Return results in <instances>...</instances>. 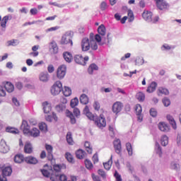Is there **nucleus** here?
Segmentation results:
<instances>
[{
    "label": "nucleus",
    "instance_id": "36",
    "mask_svg": "<svg viewBox=\"0 0 181 181\" xmlns=\"http://www.w3.org/2000/svg\"><path fill=\"white\" fill-rule=\"evenodd\" d=\"M166 117H167V119L169 121L170 124L172 125L173 128L174 129H177L176 122L174 120L173 117L170 115H168Z\"/></svg>",
    "mask_w": 181,
    "mask_h": 181
},
{
    "label": "nucleus",
    "instance_id": "25",
    "mask_svg": "<svg viewBox=\"0 0 181 181\" xmlns=\"http://www.w3.org/2000/svg\"><path fill=\"white\" fill-rule=\"evenodd\" d=\"M80 102L81 104L86 105L89 103V98L85 93H83L80 96Z\"/></svg>",
    "mask_w": 181,
    "mask_h": 181
},
{
    "label": "nucleus",
    "instance_id": "63",
    "mask_svg": "<svg viewBox=\"0 0 181 181\" xmlns=\"http://www.w3.org/2000/svg\"><path fill=\"white\" fill-rule=\"evenodd\" d=\"M93 108L96 111H98L100 108V104L97 100H95V103H93Z\"/></svg>",
    "mask_w": 181,
    "mask_h": 181
},
{
    "label": "nucleus",
    "instance_id": "57",
    "mask_svg": "<svg viewBox=\"0 0 181 181\" xmlns=\"http://www.w3.org/2000/svg\"><path fill=\"white\" fill-rule=\"evenodd\" d=\"M114 177L115 178V181H122L121 175L117 170L115 171Z\"/></svg>",
    "mask_w": 181,
    "mask_h": 181
},
{
    "label": "nucleus",
    "instance_id": "20",
    "mask_svg": "<svg viewBox=\"0 0 181 181\" xmlns=\"http://www.w3.org/2000/svg\"><path fill=\"white\" fill-rule=\"evenodd\" d=\"M142 16L145 21L147 22H151L152 21V12L145 11L142 13Z\"/></svg>",
    "mask_w": 181,
    "mask_h": 181
},
{
    "label": "nucleus",
    "instance_id": "55",
    "mask_svg": "<svg viewBox=\"0 0 181 181\" xmlns=\"http://www.w3.org/2000/svg\"><path fill=\"white\" fill-rule=\"evenodd\" d=\"M66 159L70 163H74V160L73 158V156L70 153H66Z\"/></svg>",
    "mask_w": 181,
    "mask_h": 181
},
{
    "label": "nucleus",
    "instance_id": "8",
    "mask_svg": "<svg viewBox=\"0 0 181 181\" xmlns=\"http://www.w3.org/2000/svg\"><path fill=\"white\" fill-rule=\"evenodd\" d=\"M124 105L122 102H115L112 107V111L114 114L117 115L122 112Z\"/></svg>",
    "mask_w": 181,
    "mask_h": 181
},
{
    "label": "nucleus",
    "instance_id": "16",
    "mask_svg": "<svg viewBox=\"0 0 181 181\" xmlns=\"http://www.w3.org/2000/svg\"><path fill=\"white\" fill-rule=\"evenodd\" d=\"M158 87V83L156 81H152L150 85L147 87L146 92L148 93H152L156 90V88Z\"/></svg>",
    "mask_w": 181,
    "mask_h": 181
},
{
    "label": "nucleus",
    "instance_id": "35",
    "mask_svg": "<svg viewBox=\"0 0 181 181\" xmlns=\"http://www.w3.org/2000/svg\"><path fill=\"white\" fill-rule=\"evenodd\" d=\"M98 69V66L95 64H92L89 66V68H88V73L89 74H93V71H97Z\"/></svg>",
    "mask_w": 181,
    "mask_h": 181
},
{
    "label": "nucleus",
    "instance_id": "37",
    "mask_svg": "<svg viewBox=\"0 0 181 181\" xmlns=\"http://www.w3.org/2000/svg\"><path fill=\"white\" fill-rule=\"evenodd\" d=\"M45 148H46V150L47 151V153H48L49 159H52V158H53V155H52L53 148H52V146L51 145L46 144Z\"/></svg>",
    "mask_w": 181,
    "mask_h": 181
},
{
    "label": "nucleus",
    "instance_id": "62",
    "mask_svg": "<svg viewBox=\"0 0 181 181\" xmlns=\"http://www.w3.org/2000/svg\"><path fill=\"white\" fill-rule=\"evenodd\" d=\"M163 103L165 107H168L170 105V99H168V98H164L163 99Z\"/></svg>",
    "mask_w": 181,
    "mask_h": 181
},
{
    "label": "nucleus",
    "instance_id": "9",
    "mask_svg": "<svg viewBox=\"0 0 181 181\" xmlns=\"http://www.w3.org/2000/svg\"><path fill=\"white\" fill-rule=\"evenodd\" d=\"M51 181H67V177L65 175L52 174L50 177Z\"/></svg>",
    "mask_w": 181,
    "mask_h": 181
},
{
    "label": "nucleus",
    "instance_id": "47",
    "mask_svg": "<svg viewBox=\"0 0 181 181\" xmlns=\"http://www.w3.org/2000/svg\"><path fill=\"white\" fill-rule=\"evenodd\" d=\"M40 130L44 133L47 132V126L45 123L42 122L39 124Z\"/></svg>",
    "mask_w": 181,
    "mask_h": 181
},
{
    "label": "nucleus",
    "instance_id": "30",
    "mask_svg": "<svg viewBox=\"0 0 181 181\" xmlns=\"http://www.w3.org/2000/svg\"><path fill=\"white\" fill-rule=\"evenodd\" d=\"M25 160L23 155L17 154L14 157L15 163H22Z\"/></svg>",
    "mask_w": 181,
    "mask_h": 181
},
{
    "label": "nucleus",
    "instance_id": "21",
    "mask_svg": "<svg viewBox=\"0 0 181 181\" xmlns=\"http://www.w3.org/2000/svg\"><path fill=\"white\" fill-rule=\"evenodd\" d=\"M158 129L163 132H168L170 130L169 126L165 122H159Z\"/></svg>",
    "mask_w": 181,
    "mask_h": 181
},
{
    "label": "nucleus",
    "instance_id": "40",
    "mask_svg": "<svg viewBox=\"0 0 181 181\" xmlns=\"http://www.w3.org/2000/svg\"><path fill=\"white\" fill-rule=\"evenodd\" d=\"M144 64V59L141 57H137L135 60V65L140 66Z\"/></svg>",
    "mask_w": 181,
    "mask_h": 181
},
{
    "label": "nucleus",
    "instance_id": "33",
    "mask_svg": "<svg viewBox=\"0 0 181 181\" xmlns=\"http://www.w3.org/2000/svg\"><path fill=\"white\" fill-rule=\"evenodd\" d=\"M76 154L78 159H83V158H86V153L81 149L78 150Z\"/></svg>",
    "mask_w": 181,
    "mask_h": 181
},
{
    "label": "nucleus",
    "instance_id": "59",
    "mask_svg": "<svg viewBox=\"0 0 181 181\" xmlns=\"http://www.w3.org/2000/svg\"><path fill=\"white\" fill-rule=\"evenodd\" d=\"M109 7L108 4L105 1H103L100 4V10L105 11Z\"/></svg>",
    "mask_w": 181,
    "mask_h": 181
},
{
    "label": "nucleus",
    "instance_id": "64",
    "mask_svg": "<svg viewBox=\"0 0 181 181\" xmlns=\"http://www.w3.org/2000/svg\"><path fill=\"white\" fill-rule=\"evenodd\" d=\"M47 71L49 74H52L54 71V67L52 64H49L47 67Z\"/></svg>",
    "mask_w": 181,
    "mask_h": 181
},
{
    "label": "nucleus",
    "instance_id": "26",
    "mask_svg": "<svg viewBox=\"0 0 181 181\" xmlns=\"http://www.w3.org/2000/svg\"><path fill=\"white\" fill-rule=\"evenodd\" d=\"M158 95H168L170 92L169 90L163 86H160L158 89Z\"/></svg>",
    "mask_w": 181,
    "mask_h": 181
},
{
    "label": "nucleus",
    "instance_id": "28",
    "mask_svg": "<svg viewBox=\"0 0 181 181\" xmlns=\"http://www.w3.org/2000/svg\"><path fill=\"white\" fill-rule=\"evenodd\" d=\"M64 59L67 63H71L73 60L72 54L70 52H66L63 54Z\"/></svg>",
    "mask_w": 181,
    "mask_h": 181
},
{
    "label": "nucleus",
    "instance_id": "29",
    "mask_svg": "<svg viewBox=\"0 0 181 181\" xmlns=\"http://www.w3.org/2000/svg\"><path fill=\"white\" fill-rule=\"evenodd\" d=\"M41 173L42 174V175L45 177H50L51 178V176L52 175H55L54 173H53V170H45V169H42L41 170Z\"/></svg>",
    "mask_w": 181,
    "mask_h": 181
},
{
    "label": "nucleus",
    "instance_id": "31",
    "mask_svg": "<svg viewBox=\"0 0 181 181\" xmlns=\"http://www.w3.org/2000/svg\"><path fill=\"white\" fill-rule=\"evenodd\" d=\"M20 42L18 40H8L6 42V46L7 47H16L18 45H19Z\"/></svg>",
    "mask_w": 181,
    "mask_h": 181
},
{
    "label": "nucleus",
    "instance_id": "3",
    "mask_svg": "<svg viewBox=\"0 0 181 181\" xmlns=\"http://www.w3.org/2000/svg\"><path fill=\"white\" fill-rule=\"evenodd\" d=\"M98 33L96 35H95V40L98 43L101 42V40H103L105 36L106 35V28L104 25L101 24L99 28H98Z\"/></svg>",
    "mask_w": 181,
    "mask_h": 181
},
{
    "label": "nucleus",
    "instance_id": "18",
    "mask_svg": "<svg viewBox=\"0 0 181 181\" xmlns=\"http://www.w3.org/2000/svg\"><path fill=\"white\" fill-rule=\"evenodd\" d=\"M25 162L26 163H28L29 165H36L37 163L38 160L37 158L33 157V156H28L24 158Z\"/></svg>",
    "mask_w": 181,
    "mask_h": 181
},
{
    "label": "nucleus",
    "instance_id": "45",
    "mask_svg": "<svg viewBox=\"0 0 181 181\" xmlns=\"http://www.w3.org/2000/svg\"><path fill=\"white\" fill-rule=\"evenodd\" d=\"M127 16H128V21L129 22L134 21V12L131 9L127 11Z\"/></svg>",
    "mask_w": 181,
    "mask_h": 181
},
{
    "label": "nucleus",
    "instance_id": "49",
    "mask_svg": "<svg viewBox=\"0 0 181 181\" xmlns=\"http://www.w3.org/2000/svg\"><path fill=\"white\" fill-rule=\"evenodd\" d=\"M66 109L64 103H60V105L56 106V110L59 112H63Z\"/></svg>",
    "mask_w": 181,
    "mask_h": 181
},
{
    "label": "nucleus",
    "instance_id": "10",
    "mask_svg": "<svg viewBox=\"0 0 181 181\" xmlns=\"http://www.w3.org/2000/svg\"><path fill=\"white\" fill-rule=\"evenodd\" d=\"M154 1L160 10L166 9L169 7V4L165 0H154Z\"/></svg>",
    "mask_w": 181,
    "mask_h": 181
},
{
    "label": "nucleus",
    "instance_id": "50",
    "mask_svg": "<svg viewBox=\"0 0 181 181\" xmlns=\"http://www.w3.org/2000/svg\"><path fill=\"white\" fill-rule=\"evenodd\" d=\"M126 148H127V151L128 152L129 156H132L133 155V149H132V144L130 143H127Z\"/></svg>",
    "mask_w": 181,
    "mask_h": 181
},
{
    "label": "nucleus",
    "instance_id": "23",
    "mask_svg": "<svg viewBox=\"0 0 181 181\" xmlns=\"http://www.w3.org/2000/svg\"><path fill=\"white\" fill-rule=\"evenodd\" d=\"M42 107L45 114H48L52 110L51 103L49 102H43Z\"/></svg>",
    "mask_w": 181,
    "mask_h": 181
},
{
    "label": "nucleus",
    "instance_id": "2",
    "mask_svg": "<svg viewBox=\"0 0 181 181\" xmlns=\"http://www.w3.org/2000/svg\"><path fill=\"white\" fill-rule=\"evenodd\" d=\"M21 128L23 129V132L24 134L33 137H37L40 136V131L37 128H33V129L30 130V126L26 122V120L23 121Z\"/></svg>",
    "mask_w": 181,
    "mask_h": 181
},
{
    "label": "nucleus",
    "instance_id": "7",
    "mask_svg": "<svg viewBox=\"0 0 181 181\" xmlns=\"http://www.w3.org/2000/svg\"><path fill=\"white\" fill-rule=\"evenodd\" d=\"M88 60L89 57L88 56L83 57L82 55L78 54L74 57V61L76 64L80 65L85 66Z\"/></svg>",
    "mask_w": 181,
    "mask_h": 181
},
{
    "label": "nucleus",
    "instance_id": "43",
    "mask_svg": "<svg viewBox=\"0 0 181 181\" xmlns=\"http://www.w3.org/2000/svg\"><path fill=\"white\" fill-rule=\"evenodd\" d=\"M53 119L55 122H57L58 119V118L54 112H52V115H48L47 117H46V120L47 122H52Z\"/></svg>",
    "mask_w": 181,
    "mask_h": 181
},
{
    "label": "nucleus",
    "instance_id": "6",
    "mask_svg": "<svg viewBox=\"0 0 181 181\" xmlns=\"http://www.w3.org/2000/svg\"><path fill=\"white\" fill-rule=\"evenodd\" d=\"M94 121L95 124L100 129L106 127V120L103 115H100L99 117L96 116V119Z\"/></svg>",
    "mask_w": 181,
    "mask_h": 181
},
{
    "label": "nucleus",
    "instance_id": "5",
    "mask_svg": "<svg viewBox=\"0 0 181 181\" xmlns=\"http://www.w3.org/2000/svg\"><path fill=\"white\" fill-rule=\"evenodd\" d=\"M66 74V66L65 64H62L59 66L57 71V77L59 79H63Z\"/></svg>",
    "mask_w": 181,
    "mask_h": 181
},
{
    "label": "nucleus",
    "instance_id": "24",
    "mask_svg": "<svg viewBox=\"0 0 181 181\" xmlns=\"http://www.w3.org/2000/svg\"><path fill=\"white\" fill-rule=\"evenodd\" d=\"M24 152L26 153H32L33 152V147L29 142H26L24 146Z\"/></svg>",
    "mask_w": 181,
    "mask_h": 181
},
{
    "label": "nucleus",
    "instance_id": "39",
    "mask_svg": "<svg viewBox=\"0 0 181 181\" xmlns=\"http://www.w3.org/2000/svg\"><path fill=\"white\" fill-rule=\"evenodd\" d=\"M136 97L139 102H144L146 99V95L143 92H138Z\"/></svg>",
    "mask_w": 181,
    "mask_h": 181
},
{
    "label": "nucleus",
    "instance_id": "34",
    "mask_svg": "<svg viewBox=\"0 0 181 181\" xmlns=\"http://www.w3.org/2000/svg\"><path fill=\"white\" fill-rule=\"evenodd\" d=\"M50 49L53 50L54 54H57L58 52V47L55 41H52L49 43Z\"/></svg>",
    "mask_w": 181,
    "mask_h": 181
},
{
    "label": "nucleus",
    "instance_id": "61",
    "mask_svg": "<svg viewBox=\"0 0 181 181\" xmlns=\"http://www.w3.org/2000/svg\"><path fill=\"white\" fill-rule=\"evenodd\" d=\"M86 115L88 117V119H89V120L91 121H95V119L97 117L96 115H93L91 112L87 113Z\"/></svg>",
    "mask_w": 181,
    "mask_h": 181
},
{
    "label": "nucleus",
    "instance_id": "54",
    "mask_svg": "<svg viewBox=\"0 0 181 181\" xmlns=\"http://www.w3.org/2000/svg\"><path fill=\"white\" fill-rule=\"evenodd\" d=\"M85 164L88 170H92L93 168V163L90 160L86 159L85 160Z\"/></svg>",
    "mask_w": 181,
    "mask_h": 181
},
{
    "label": "nucleus",
    "instance_id": "4",
    "mask_svg": "<svg viewBox=\"0 0 181 181\" xmlns=\"http://www.w3.org/2000/svg\"><path fill=\"white\" fill-rule=\"evenodd\" d=\"M62 90V83L60 81H57L51 88V93L53 95H58Z\"/></svg>",
    "mask_w": 181,
    "mask_h": 181
},
{
    "label": "nucleus",
    "instance_id": "56",
    "mask_svg": "<svg viewBox=\"0 0 181 181\" xmlns=\"http://www.w3.org/2000/svg\"><path fill=\"white\" fill-rule=\"evenodd\" d=\"M135 111L136 115H141L142 113V107L141 105L137 104L135 106Z\"/></svg>",
    "mask_w": 181,
    "mask_h": 181
},
{
    "label": "nucleus",
    "instance_id": "32",
    "mask_svg": "<svg viewBox=\"0 0 181 181\" xmlns=\"http://www.w3.org/2000/svg\"><path fill=\"white\" fill-rule=\"evenodd\" d=\"M62 91L65 97H69L72 94L71 88L68 86H64V89L62 88Z\"/></svg>",
    "mask_w": 181,
    "mask_h": 181
},
{
    "label": "nucleus",
    "instance_id": "41",
    "mask_svg": "<svg viewBox=\"0 0 181 181\" xmlns=\"http://www.w3.org/2000/svg\"><path fill=\"white\" fill-rule=\"evenodd\" d=\"M66 116H67L68 117L70 118L71 124H75V123L76 122V119H75L74 115L72 114V112H71L69 111V110H66Z\"/></svg>",
    "mask_w": 181,
    "mask_h": 181
},
{
    "label": "nucleus",
    "instance_id": "1",
    "mask_svg": "<svg viewBox=\"0 0 181 181\" xmlns=\"http://www.w3.org/2000/svg\"><path fill=\"white\" fill-rule=\"evenodd\" d=\"M92 49V50H97L98 46L96 41L94 40V34L90 33V39L84 37L81 41V49L83 52H88Z\"/></svg>",
    "mask_w": 181,
    "mask_h": 181
},
{
    "label": "nucleus",
    "instance_id": "27",
    "mask_svg": "<svg viewBox=\"0 0 181 181\" xmlns=\"http://www.w3.org/2000/svg\"><path fill=\"white\" fill-rule=\"evenodd\" d=\"M112 158H113V156L111 155L110 160L106 163H103V166L105 170H110L111 169V167L112 165Z\"/></svg>",
    "mask_w": 181,
    "mask_h": 181
},
{
    "label": "nucleus",
    "instance_id": "12",
    "mask_svg": "<svg viewBox=\"0 0 181 181\" xmlns=\"http://www.w3.org/2000/svg\"><path fill=\"white\" fill-rule=\"evenodd\" d=\"M9 151V147L6 144V142L5 140L1 139L0 141V152L3 153H6Z\"/></svg>",
    "mask_w": 181,
    "mask_h": 181
},
{
    "label": "nucleus",
    "instance_id": "42",
    "mask_svg": "<svg viewBox=\"0 0 181 181\" xmlns=\"http://www.w3.org/2000/svg\"><path fill=\"white\" fill-rule=\"evenodd\" d=\"M170 168L171 170L177 171L180 169V164L176 161H173L170 163Z\"/></svg>",
    "mask_w": 181,
    "mask_h": 181
},
{
    "label": "nucleus",
    "instance_id": "51",
    "mask_svg": "<svg viewBox=\"0 0 181 181\" xmlns=\"http://www.w3.org/2000/svg\"><path fill=\"white\" fill-rule=\"evenodd\" d=\"M6 132H8V133H12L14 134H16L18 133H19V130L13 127H7L6 129Z\"/></svg>",
    "mask_w": 181,
    "mask_h": 181
},
{
    "label": "nucleus",
    "instance_id": "52",
    "mask_svg": "<svg viewBox=\"0 0 181 181\" xmlns=\"http://www.w3.org/2000/svg\"><path fill=\"white\" fill-rule=\"evenodd\" d=\"M78 103H79V100L78 98H74V99H71V107L72 108H74L78 105Z\"/></svg>",
    "mask_w": 181,
    "mask_h": 181
},
{
    "label": "nucleus",
    "instance_id": "13",
    "mask_svg": "<svg viewBox=\"0 0 181 181\" xmlns=\"http://www.w3.org/2000/svg\"><path fill=\"white\" fill-rule=\"evenodd\" d=\"M115 151L117 153L120 154L122 152V144L120 139H115L113 142Z\"/></svg>",
    "mask_w": 181,
    "mask_h": 181
},
{
    "label": "nucleus",
    "instance_id": "14",
    "mask_svg": "<svg viewBox=\"0 0 181 181\" xmlns=\"http://www.w3.org/2000/svg\"><path fill=\"white\" fill-rule=\"evenodd\" d=\"M66 166L65 164H55L54 165V174L59 175L58 173H59L62 170H66Z\"/></svg>",
    "mask_w": 181,
    "mask_h": 181
},
{
    "label": "nucleus",
    "instance_id": "46",
    "mask_svg": "<svg viewBox=\"0 0 181 181\" xmlns=\"http://www.w3.org/2000/svg\"><path fill=\"white\" fill-rule=\"evenodd\" d=\"M9 20V16H5L2 20H1V26L2 28H6V24L8 23Z\"/></svg>",
    "mask_w": 181,
    "mask_h": 181
},
{
    "label": "nucleus",
    "instance_id": "17",
    "mask_svg": "<svg viewBox=\"0 0 181 181\" xmlns=\"http://www.w3.org/2000/svg\"><path fill=\"white\" fill-rule=\"evenodd\" d=\"M13 170L11 166L4 167L2 169V175L10 177L12 175Z\"/></svg>",
    "mask_w": 181,
    "mask_h": 181
},
{
    "label": "nucleus",
    "instance_id": "53",
    "mask_svg": "<svg viewBox=\"0 0 181 181\" xmlns=\"http://www.w3.org/2000/svg\"><path fill=\"white\" fill-rule=\"evenodd\" d=\"M84 146L88 151V153L90 154L93 153V149L92 147L90 146V142L86 141Z\"/></svg>",
    "mask_w": 181,
    "mask_h": 181
},
{
    "label": "nucleus",
    "instance_id": "22",
    "mask_svg": "<svg viewBox=\"0 0 181 181\" xmlns=\"http://www.w3.org/2000/svg\"><path fill=\"white\" fill-rule=\"evenodd\" d=\"M175 48V46L173 45H168L167 43H164L161 47H160V50L162 52H168V51H170V50H173Z\"/></svg>",
    "mask_w": 181,
    "mask_h": 181
},
{
    "label": "nucleus",
    "instance_id": "48",
    "mask_svg": "<svg viewBox=\"0 0 181 181\" xmlns=\"http://www.w3.org/2000/svg\"><path fill=\"white\" fill-rule=\"evenodd\" d=\"M66 141L70 145L74 144V140L71 132H68L66 135Z\"/></svg>",
    "mask_w": 181,
    "mask_h": 181
},
{
    "label": "nucleus",
    "instance_id": "38",
    "mask_svg": "<svg viewBox=\"0 0 181 181\" xmlns=\"http://www.w3.org/2000/svg\"><path fill=\"white\" fill-rule=\"evenodd\" d=\"M155 151L157 154H158L160 158H162V148H160V145L159 143L156 142L155 145Z\"/></svg>",
    "mask_w": 181,
    "mask_h": 181
},
{
    "label": "nucleus",
    "instance_id": "44",
    "mask_svg": "<svg viewBox=\"0 0 181 181\" xmlns=\"http://www.w3.org/2000/svg\"><path fill=\"white\" fill-rule=\"evenodd\" d=\"M161 145L165 146L168 144V137L166 135H163L160 139Z\"/></svg>",
    "mask_w": 181,
    "mask_h": 181
},
{
    "label": "nucleus",
    "instance_id": "60",
    "mask_svg": "<svg viewBox=\"0 0 181 181\" xmlns=\"http://www.w3.org/2000/svg\"><path fill=\"white\" fill-rule=\"evenodd\" d=\"M6 95V92L5 90V88L0 85V96L1 97H5Z\"/></svg>",
    "mask_w": 181,
    "mask_h": 181
},
{
    "label": "nucleus",
    "instance_id": "19",
    "mask_svg": "<svg viewBox=\"0 0 181 181\" xmlns=\"http://www.w3.org/2000/svg\"><path fill=\"white\" fill-rule=\"evenodd\" d=\"M4 88L8 93H13L15 90L14 85L10 81H6L5 83Z\"/></svg>",
    "mask_w": 181,
    "mask_h": 181
},
{
    "label": "nucleus",
    "instance_id": "11",
    "mask_svg": "<svg viewBox=\"0 0 181 181\" xmlns=\"http://www.w3.org/2000/svg\"><path fill=\"white\" fill-rule=\"evenodd\" d=\"M71 43V45H73V42L71 40V35L69 33H66L62 38V45H68Z\"/></svg>",
    "mask_w": 181,
    "mask_h": 181
},
{
    "label": "nucleus",
    "instance_id": "15",
    "mask_svg": "<svg viewBox=\"0 0 181 181\" xmlns=\"http://www.w3.org/2000/svg\"><path fill=\"white\" fill-rule=\"evenodd\" d=\"M49 78V74L47 71H42L39 75V79L40 81L43 83H46L48 81Z\"/></svg>",
    "mask_w": 181,
    "mask_h": 181
},
{
    "label": "nucleus",
    "instance_id": "58",
    "mask_svg": "<svg viewBox=\"0 0 181 181\" xmlns=\"http://www.w3.org/2000/svg\"><path fill=\"white\" fill-rule=\"evenodd\" d=\"M59 29V26H54L49 28H47L45 30L46 33H49V32H55L56 30H58Z\"/></svg>",
    "mask_w": 181,
    "mask_h": 181
}]
</instances>
